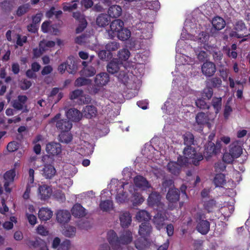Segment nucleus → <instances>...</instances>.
I'll list each match as a JSON object with an SVG mask.
<instances>
[{
	"label": "nucleus",
	"mask_w": 250,
	"mask_h": 250,
	"mask_svg": "<svg viewBox=\"0 0 250 250\" xmlns=\"http://www.w3.org/2000/svg\"><path fill=\"white\" fill-rule=\"evenodd\" d=\"M128 187L127 184L123 182L118 181L116 179H112L108 186L111 194H116V201L119 203H123L127 202L129 199L134 206L141 204L144 201V198L139 193L136 191L134 186H129L128 191L131 194L130 198L128 193L124 191L125 187Z\"/></svg>",
	"instance_id": "1"
},
{
	"label": "nucleus",
	"mask_w": 250,
	"mask_h": 250,
	"mask_svg": "<svg viewBox=\"0 0 250 250\" xmlns=\"http://www.w3.org/2000/svg\"><path fill=\"white\" fill-rule=\"evenodd\" d=\"M188 48L184 39H181L177 43L176 51V71H182L184 69L186 65H192L194 63V60L188 56L186 55L184 52L186 49Z\"/></svg>",
	"instance_id": "2"
},
{
	"label": "nucleus",
	"mask_w": 250,
	"mask_h": 250,
	"mask_svg": "<svg viewBox=\"0 0 250 250\" xmlns=\"http://www.w3.org/2000/svg\"><path fill=\"white\" fill-rule=\"evenodd\" d=\"M107 239L113 250H121L123 246L132 241V235L130 231L127 230L123 231L118 238L115 232L110 230L107 232Z\"/></svg>",
	"instance_id": "3"
},
{
	"label": "nucleus",
	"mask_w": 250,
	"mask_h": 250,
	"mask_svg": "<svg viewBox=\"0 0 250 250\" xmlns=\"http://www.w3.org/2000/svg\"><path fill=\"white\" fill-rule=\"evenodd\" d=\"M184 157H181L182 158V161L185 165L189 162L197 166L199 164V162L203 159L202 154L197 153L195 150L190 146H188L184 149Z\"/></svg>",
	"instance_id": "4"
},
{
	"label": "nucleus",
	"mask_w": 250,
	"mask_h": 250,
	"mask_svg": "<svg viewBox=\"0 0 250 250\" xmlns=\"http://www.w3.org/2000/svg\"><path fill=\"white\" fill-rule=\"evenodd\" d=\"M195 218L197 223V230L202 234H207L209 230L210 224L208 221L204 220L206 218L204 213L202 211H199L197 212Z\"/></svg>",
	"instance_id": "5"
},
{
	"label": "nucleus",
	"mask_w": 250,
	"mask_h": 250,
	"mask_svg": "<svg viewBox=\"0 0 250 250\" xmlns=\"http://www.w3.org/2000/svg\"><path fill=\"white\" fill-rule=\"evenodd\" d=\"M215 137V133L212 132L208 136L209 142L208 146L206 147L205 152L204 153L205 157L208 159L212 155L217 153L221 149V141H218L216 145L211 141Z\"/></svg>",
	"instance_id": "6"
},
{
	"label": "nucleus",
	"mask_w": 250,
	"mask_h": 250,
	"mask_svg": "<svg viewBox=\"0 0 250 250\" xmlns=\"http://www.w3.org/2000/svg\"><path fill=\"white\" fill-rule=\"evenodd\" d=\"M109 76L105 72H102L97 74L94 80L95 88L91 91L93 93H96L99 90L98 87H101L106 85L109 82Z\"/></svg>",
	"instance_id": "7"
},
{
	"label": "nucleus",
	"mask_w": 250,
	"mask_h": 250,
	"mask_svg": "<svg viewBox=\"0 0 250 250\" xmlns=\"http://www.w3.org/2000/svg\"><path fill=\"white\" fill-rule=\"evenodd\" d=\"M53 190L51 187L47 185H39L37 189V196L41 201H46L51 197Z\"/></svg>",
	"instance_id": "8"
},
{
	"label": "nucleus",
	"mask_w": 250,
	"mask_h": 250,
	"mask_svg": "<svg viewBox=\"0 0 250 250\" xmlns=\"http://www.w3.org/2000/svg\"><path fill=\"white\" fill-rule=\"evenodd\" d=\"M60 114H57L51 122H56V127L62 132L69 131L72 128V123L66 120H60Z\"/></svg>",
	"instance_id": "9"
},
{
	"label": "nucleus",
	"mask_w": 250,
	"mask_h": 250,
	"mask_svg": "<svg viewBox=\"0 0 250 250\" xmlns=\"http://www.w3.org/2000/svg\"><path fill=\"white\" fill-rule=\"evenodd\" d=\"M51 247L55 250H69L71 248V243L68 239L62 241L60 238L56 237L53 239Z\"/></svg>",
	"instance_id": "10"
},
{
	"label": "nucleus",
	"mask_w": 250,
	"mask_h": 250,
	"mask_svg": "<svg viewBox=\"0 0 250 250\" xmlns=\"http://www.w3.org/2000/svg\"><path fill=\"white\" fill-rule=\"evenodd\" d=\"M164 150L161 149L160 151L156 150L152 146L149 145L147 147H145L143 150V154L148 159L153 161L157 160L160 157L163 155Z\"/></svg>",
	"instance_id": "11"
},
{
	"label": "nucleus",
	"mask_w": 250,
	"mask_h": 250,
	"mask_svg": "<svg viewBox=\"0 0 250 250\" xmlns=\"http://www.w3.org/2000/svg\"><path fill=\"white\" fill-rule=\"evenodd\" d=\"M133 181L135 188L141 190H146L151 187L146 178L141 175L135 177Z\"/></svg>",
	"instance_id": "12"
},
{
	"label": "nucleus",
	"mask_w": 250,
	"mask_h": 250,
	"mask_svg": "<svg viewBox=\"0 0 250 250\" xmlns=\"http://www.w3.org/2000/svg\"><path fill=\"white\" fill-rule=\"evenodd\" d=\"M167 219L165 212L160 211L158 212L153 217V222L156 229L160 230L164 226V222Z\"/></svg>",
	"instance_id": "13"
},
{
	"label": "nucleus",
	"mask_w": 250,
	"mask_h": 250,
	"mask_svg": "<svg viewBox=\"0 0 250 250\" xmlns=\"http://www.w3.org/2000/svg\"><path fill=\"white\" fill-rule=\"evenodd\" d=\"M73 17L79 22L76 31H83L87 25L84 16L79 12H76L73 13Z\"/></svg>",
	"instance_id": "14"
},
{
	"label": "nucleus",
	"mask_w": 250,
	"mask_h": 250,
	"mask_svg": "<svg viewBox=\"0 0 250 250\" xmlns=\"http://www.w3.org/2000/svg\"><path fill=\"white\" fill-rule=\"evenodd\" d=\"M182 160V158L179 157L178 158L177 163L173 161L169 162L167 166L168 171L173 174H178L179 173L180 167L185 165Z\"/></svg>",
	"instance_id": "15"
},
{
	"label": "nucleus",
	"mask_w": 250,
	"mask_h": 250,
	"mask_svg": "<svg viewBox=\"0 0 250 250\" xmlns=\"http://www.w3.org/2000/svg\"><path fill=\"white\" fill-rule=\"evenodd\" d=\"M119 220L121 226L124 228H128L132 222V217L129 212L122 211L120 213Z\"/></svg>",
	"instance_id": "16"
},
{
	"label": "nucleus",
	"mask_w": 250,
	"mask_h": 250,
	"mask_svg": "<svg viewBox=\"0 0 250 250\" xmlns=\"http://www.w3.org/2000/svg\"><path fill=\"white\" fill-rule=\"evenodd\" d=\"M56 170L54 167L50 164H45L41 170V173L46 179H51L56 174Z\"/></svg>",
	"instance_id": "17"
},
{
	"label": "nucleus",
	"mask_w": 250,
	"mask_h": 250,
	"mask_svg": "<svg viewBox=\"0 0 250 250\" xmlns=\"http://www.w3.org/2000/svg\"><path fill=\"white\" fill-rule=\"evenodd\" d=\"M46 151L50 155H58L62 152L61 146L58 143H48L46 145Z\"/></svg>",
	"instance_id": "18"
},
{
	"label": "nucleus",
	"mask_w": 250,
	"mask_h": 250,
	"mask_svg": "<svg viewBox=\"0 0 250 250\" xmlns=\"http://www.w3.org/2000/svg\"><path fill=\"white\" fill-rule=\"evenodd\" d=\"M202 71L206 76H211L216 71L215 65L210 62H206L202 66Z\"/></svg>",
	"instance_id": "19"
},
{
	"label": "nucleus",
	"mask_w": 250,
	"mask_h": 250,
	"mask_svg": "<svg viewBox=\"0 0 250 250\" xmlns=\"http://www.w3.org/2000/svg\"><path fill=\"white\" fill-rule=\"evenodd\" d=\"M15 175V171L13 169L10 170L4 174L3 176L4 179V187L6 192H10L11 191V189L9 188V185L10 183L14 181Z\"/></svg>",
	"instance_id": "20"
},
{
	"label": "nucleus",
	"mask_w": 250,
	"mask_h": 250,
	"mask_svg": "<svg viewBox=\"0 0 250 250\" xmlns=\"http://www.w3.org/2000/svg\"><path fill=\"white\" fill-rule=\"evenodd\" d=\"M70 97L72 100L79 98L81 103H87L90 101L89 96L88 95H83L82 90L79 89L72 91L70 94Z\"/></svg>",
	"instance_id": "21"
},
{
	"label": "nucleus",
	"mask_w": 250,
	"mask_h": 250,
	"mask_svg": "<svg viewBox=\"0 0 250 250\" xmlns=\"http://www.w3.org/2000/svg\"><path fill=\"white\" fill-rule=\"evenodd\" d=\"M27 98L25 96L20 95L16 99L12 102L13 107L18 110L23 109L24 107H26L25 103L27 101Z\"/></svg>",
	"instance_id": "22"
},
{
	"label": "nucleus",
	"mask_w": 250,
	"mask_h": 250,
	"mask_svg": "<svg viewBox=\"0 0 250 250\" xmlns=\"http://www.w3.org/2000/svg\"><path fill=\"white\" fill-rule=\"evenodd\" d=\"M152 227L149 223H142L140 226L139 234L145 240H146V237L150 235Z\"/></svg>",
	"instance_id": "23"
},
{
	"label": "nucleus",
	"mask_w": 250,
	"mask_h": 250,
	"mask_svg": "<svg viewBox=\"0 0 250 250\" xmlns=\"http://www.w3.org/2000/svg\"><path fill=\"white\" fill-rule=\"evenodd\" d=\"M82 114L86 118L91 119L94 118L97 115V108L93 105H86L83 109Z\"/></svg>",
	"instance_id": "24"
},
{
	"label": "nucleus",
	"mask_w": 250,
	"mask_h": 250,
	"mask_svg": "<svg viewBox=\"0 0 250 250\" xmlns=\"http://www.w3.org/2000/svg\"><path fill=\"white\" fill-rule=\"evenodd\" d=\"M71 215L69 212L66 210H58L56 213V219L61 224L67 223L70 219Z\"/></svg>",
	"instance_id": "25"
},
{
	"label": "nucleus",
	"mask_w": 250,
	"mask_h": 250,
	"mask_svg": "<svg viewBox=\"0 0 250 250\" xmlns=\"http://www.w3.org/2000/svg\"><path fill=\"white\" fill-rule=\"evenodd\" d=\"M161 196L157 192H153L149 196L147 202L149 206L154 207L155 206H162L160 202Z\"/></svg>",
	"instance_id": "26"
},
{
	"label": "nucleus",
	"mask_w": 250,
	"mask_h": 250,
	"mask_svg": "<svg viewBox=\"0 0 250 250\" xmlns=\"http://www.w3.org/2000/svg\"><path fill=\"white\" fill-rule=\"evenodd\" d=\"M53 216V211L48 208L42 207L39 209V218L42 221H47Z\"/></svg>",
	"instance_id": "27"
},
{
	"label": "nucleus",
	"mask_w": 250,
	"mask_h": 250,
	"mask_svg": "<svg viewBox=\"0 0 250 250\" xmlns=\"http://www.w3.org/2000/svg\"><path fill=\"white\" fill-rule=\"evenodd\" d=\"M58 187L64 190H68L73 185V181L70 178L62 177L57 182Z\"/></svg>",
	"instance_id": "28"
},
{
	"label": "nucleus",
	"mask_w": 250,
	"mask_h": 250,
	"mask_svg": "<svg viewBox=\"0 0 250 250\" xmlns=\"http://www.w3.org/2000/svg\"><path fill=\"white\" fill-rule=\"evenodd\" d=\"M66 116L70 120L77 122L81 119L82 113L76 109L71 108L66 112Z\"/></svg>",
	"instance_id": "29"
},
{
	"label": "nucleus",
	"mask_w": 250,
	"mask_h": 250,
	"mask_svg": "<svg viewBox=\"0 0 250 250\" xmlns=\"http://www.w3.org/2000/svg\"><path fill=\"white\" fill-rule=\"evenodd\" d=\"M147 60V57L145 55H143L142 54H137L134 58V62H127L128 65H126V64L125 65V68H127L130 67H133L134 64L133 63H138L139 64H143Z\"/></svg>",
	"instance_id": "30"
},
{
	"label": "nucleus",
	"mask_w": 250,
	"mask_h": 250,
	"mask_svg": "<svg viewBox=\"0 0 250 250\" xmlns=\"http://www.w3.org/2000/svg\"><path fill=\"white\" fill-rule=\"evenodd\" d=\"M72 214L76 217H82L86 214L85 209L80 204L74 205L71 209Z\"/></svg>",
	"instance_id": "31"
},
{
	"label": "nucleus",
	"mask_w": 250,
	"mask_h": 250,
	"mask_svg": "<svg viewBox=\"0 0 250 250\" xmlns=\"http://www.w3.org/2000/svg\"><path fill=\"white\" fill-rule=\"evenodd\" d=\"M176 108V107L174 104V101L171 98H168L164 105L162 107L164 111L169 114L174 113L175 112Z\"/></svg>",
	"instance_id": "32"
},
{
	"label": "nucleus",
	"mask_w": 250,
	"mask_h": 250,
	"mask_svg": "<svg viewBox=\"0 0 250 250\" xmlns=\"http://www.w3.org/2000/svg\"><path fill=\"white\" fill-rule=\"evenodd\" d=\"M150 218V215L145 210H140L136 214V219L140 222L149 223Z\"/></svg>",
	"instance_id": "33"
},
{
	"label": "nucleus",
	"mask_w": 250,
	"mask_h": 250,
	"mask_svg": "<svg viewBox=\"0 0 250 250\" xmlns=\"http://www.w3.org/2000/svg\"><path fill=\"white\" fill-rule=\"evenodd\" d=\"M130 56V53L129 51L126 48H123L120 50L118 52V57L121 62L123 64L124 62H125L124 66L126 64L128 65L127 62V60Z\"/></svg>",
	"instance_id": "34"
},
{
	"label": "nucleus",
	"mask_w": 250,
	"mask_h": 250,
	"mask_svg": "<svg viewBox=\"0 0 250 250\" xmlns=\"http://www.w3.org/2000/svg\"><path fill=\"white\" fill-rule=\"evenodd\" d=\"M167 198L170 204L176 203L179 199L178 190L176 188L169 189L167 194Z\"/></svg>",
	"instance_id": "35"
},
{
	"label": "nucleus",
	"mask_w": 250,
	"mask_h": 250,
	"mask_svg": "<svg viewBox=\"0 0 250 250\" xmlns=\"http://www.w3.org/2000/svg\"><path fill=\"white\" fill-rule=\"evenodd\" d=\"M122 13V9L121 6L117 5H113L110 6L108 10V16L113 18L120 17Z\"/></svg>",
	"instance_id": "36"
},
{
	"label": "nucleus",
	"mask_w": 250,
	"mask_h": 250,
	"mask_svg": "<svg viewBox=\"0 0 250 250\" xmlns=\"http://www.w3.org/2000/svg\"><path fill=\"white\" fill-rule=\"evenodd\" d=\"M212 24L215 30H220L226 25L225 20L220 17H215L212 20Z\"/></svg>",
	"instance_id": "37"
},
{
	"label": "nucleus",
	"mask_w": 250,
	"mask_h": 250,
	"mask_svg": "<svg viewBox=\"0 0 250 250\" xmlns=\"http://www.w3.org/2000/svg\"><path fill=\"white\" fill-rule=\"evenodd\" d=\"M63 94L58 88H54L50 93L49 98L50 100L54 101L55 103L58 102L62 97Z\"/></svg>",
	"instance_id": "38"
},
{
	"label": "nucleus",
	"mask_w": 250,
	"mask_h": 250,
	"mask_svg": "<svg viewBox=\"0 0 250 250\" xmlns=\"http://www.w3.org/2000/svg\"><path fill=\"white\" fill-rule=\"evenodd\" d=\"M124 26V22L120 19L113 21L110 25L111 31H123Z\"/></svg>",
	"instance_id": "39"
},
{
	"label": "nucleus",
	"mask_w": 250,
	"mask_h": 250,
	"mask_svg": "<svg viewBox=\"0 0 250 250\" xmlns=\"http://www.w3.org/2000/svg\"><path fill=\"white\" fill-rule=\"evenodd\" d=\"M83 65L84 66L81 71V75L86 77H92L94 76L96 71L94 67L92 66H86V62H83Z\"/></svg>",
	"instance_id": "40"
},
{
	"label": "nucleus",
	"mask_w": 250,
	"mask_h": 250,
	"mask_svg": "<svg viewBox=\"0 0 250 250\" xmlns=\"http://www.w3.org/2000/svg\"><path fill=\"white\" fill-rule=\"evenodd\" d=\"M213 95V90L212 88L206 87L204 89L202 92H196V96H201L202 98L204 100H209Z\"/></svg>",
	"instance_id": "41"
},
{
	"label": "nucleus",
	"mask_w": 250,
	"mask_h": 250,
	"mask_svg": "<svg viewBox=\"0 0 250 250\" xmlns=\"http://www.w3.org/2000/svg\"><path fill=\"white\" fill-rule=\"evenodd\" d=\"M109 18L106 14H101L97 18V24L100 27H104L108 24Z\"/></svg>",
	"instance_id": "42"
},
{
	"label": "nucleus",
	"mask_w": 250,
	"mask_h": 250,
	"mask_svg": "<svg viewBox=\"0 0 250 250\" xmlns=\"http://www.w3.org/2000/svg\"><path fill=\"white\" fill-rule=\"evenodd\" d=\"M99 207L100 209L104 211H109L113 208L112 201L110 200L101 201Z\"/></svg>",
	"instance_id": "43"
},
{
	"label": "nucleus",
	"mask_w": 250,
	"mask_h": 250,
	"mask_svg": "<svg viewBox=\"0 0 250 250\" xmlns=\"http://www.w3.org/2000/svg\"><path fill=\"white\" fill-rule=\"evenodd\" d=\"M208 120L206 114L202 112L198 113L196 117V121L198 125H203L207 124L208 127L210 128L211 125L210 123H208Z\"/></svg>",
	"instance_id": "44"
},
{
	"label": "nucleus",
	"mask_w": 250,
	"mask_h": 250,
	"mask_svg": "<svg viewBox=\"0 0 250 250\" xmlns=\"http://www.w3.org/2000/svg\"><path fill=\"white\" fill-rule=\"evenodd\" d=\"M236 143L237 144L238 142H237ZM229 151L235 158H238L241 154L242 149L240 146L235 145V143L230 145Z\"/></svg>",
	"instance_id": "45"
},
{
	"label": "nucleus",
	"mask_w": 250,
	"mask_h": 250,
	"mask_svg": "<svg viewBox=\"0 0 250 250\" xmlns=\"http://www.w3.org/2000/svg\"><path fill=\"white\" fill-rule=\"evenodd\" d=\"M119 69V64L116 60H112L107 65V71L112 74L117 73Z\"/></svg>",
	"instance_id": "46"
},
{
	"label": "nucleus",
	"mask_w": 250,
	"mask_h": 250,
	"mask_svg": "<svg viewBox=\"0 0 250 250\" xmlns=\"http://www.w3.org/2000/svg\"><path fill=\"white\" fill-rule=\"evenodd\" d=\"M55 45V42L50 41L43 40L41 41L39 44L41 50L44 52L49 50Z\"/></svg>",
	"instance_id": "47"
},
{
	"label": "nucleus",
	"mask_w": 250,
	"mask_h": 250,
	"mask_svg": "<svg viewBox=\"0 0 250 250\" xmlns=\"http://www.w3.org/2000/svg\"><path fill=\"white\" fill-rule=\"evenodd\" d=\"M178 78H176V79H174L173 80L172 82V85L174 86L176 84H178L180 83V86H182L183 87V89H185V90H187L188 89V87L186 86L184 87L185 86L187 83V79L185 76H183V75L181 77L179 75H178Z\"/></svg>",
	"instance_id": "48"
},
{
	"label": "nucleus",
	"mask_w": 250,
	"mask_h": 250,
	"mask_svg": "<svg viewBox=\"0 0 250 250\" xmlns=\"http://www.w3.org/2000/svg\"><path fill=\"white\" fill-rule=\"evenodd\" d=\"M213 182L216 187H222L226 182L225 175L222 173L216 174Z\"/></svg>",
	"instance_id": "49"
},
{
	"label": "nucleus",
	"mask_w": 250,
	"mask_h": 250,
	"mask_svg": "<svg viewBox=\"0 0 250 250\" xmlns=\"http://www.w3.org/2000/svg\"><path fill=\"white\" fill-rule=\"evenodd\" d=\"M60 141L64 143H69L72 139V136L68 131L61 132L59 135Z\"/></svg>",
	"instance_id": "50"
},
{
	"label": "nucleus",
	"mask_w": 250,
	"mask_h": 250,
	"mask_svg": "<svg viewBox=\"0 0 250 250\" xmlns=\"http://www.w3.org/2000/svg\"><path fill=\"white\" fill-rule=\"evenodd\" d=\"M76 229L72 226H67L62 230V234L66 237H71L75 235Z\"/></svg>",
	"instance_id": "51"
},
{
	"label": "nucleus",
	"mask_w": 250,
	"mask_h": 250,
	"mask_svg": "<svg viewBox=\"0 0 250 250\" xmlns=\"http://www.w3.org/2000/svg\"><path fill=\"white\" fill-rule=\"evenodd\" d=\"M212 105L214 108L216 113H218L220 111L222 105V98H213L212 101Z\"/></svg>",
	"instance_id": "52"
},
{
	"label": "nucleus",
	"mask_w": 250,
	"mask_h": 250,
	"mask_svg": "<svg viewBox=\"0 0 250 250\" xmlns=\"http://www.w3.org/2000/svg\"><path fill=\"white\" fill-rule=\"evenodd\" d=\"M91 80L84 78H79L75 82V84L77 86H81L85 85H89L91 83Z\"/></svg>",
	"instance_id": "53"
},
{
	"label": "nucleus",
	"mask_w": 250,
	"mask_h": 250,
	"mask_svg": "<svg viewBox=\"0 0 250 250\" xmlns=\"http://www.w3.org/2000/svg\"><path fill=\"white\" fill-rule=\"evenodd\" d=\"M183 139L185 144L189 146L193 143L194 137L190 132H188L183 135Z\"/></svg>",
	"instance_id": "54"
},
{
	"label": "nucleus",
	"mask_w": 250,
	"mask_h": 250,
	"mask_svg": "<svg viewBox=\"0 0 250 250\" xmlns=\"http://www.w3.org/2000/svg\"><path fill=\"white\" fill-rule=\"evenodd\" d=\"M80 196L82 200L86 202V200L91 201L94 197V193L92 191H89L81 194Z\"/></svg>",
	"instance_id": "55"
},
{
	"label": "nucleus",
	"mask_w": 250,
	"mask_h": 250,
	"mask_svg": "<svg viewBox=\"0 0 250 250\" xmlns=\"http://www.w3.org/2000/svg\"><path fill=\"white\" fill-rule=\"evenodd\" d=\"M116 32H111L112 34H115ZM118 38L121 41H126L131 36V32H117Z\"/></svg>",
	"instance_id": "56"
},
{
	"label": "nucleus",
	"mask_w": 250,
	"mask_h": 250,
	"mask_svg": "<svg viewBox=\"0 0 250 250\" xmlns=\"http://www.w3.org/2000/svg\"><path fill=\"white\" fill-rule=\"evenodd\" d=\"M35 186V183H28L26 190L25 192H24L23 194V198L24 199H28L30 197V194L31 192V188L33 187H34Z\"/></svg>",
	"instance_id": "57"
},
{
	"label": "nucleus",
	"mask_w": 250,
	"mask_h": 250,
	"mask_svg": "<svg viewBox=\"0 0 250 250\" xmlns=\"http://www.w3.org/2000/svg\"><path fill=\"white\" fill-rule=\"evenodd\" d=\"M205 100L201 98H198L195 103L197 106L201 109H207L208 108V105L205 101Z\"/></svg>",
	"instance_id": "58"
},
{
	"label": "nucleus",
	"mask_w": 250,
	"mask_h": 250,
	"mask_svg": "<svg viewBox=\"0 0 250 250\" xmlns=\"http://www.w3.org/2000/svg\"><path fill=\"white\" fill-rule=\"evenodd\" d=\"M119 47V44L116 42H111L106 45V49L108 51L116 50Z\"/></svg>",
	"instance_id": "59"
},
{
	"label": "nucleus",
	"mask_w": 250,
	"mask_h": 250,
	"mask_svg": "<svg viewBox=\"0 0 250 250\" xmlns=\"http://www.w3.org/2000/svg\"><path fill=\"white\" fill-rule=\"evenodd\" d=\"M25 216L29 223L31 225L34 226L37 223V219L34 214H29L27 213V215Z\"/></svg>",
	"instance_id": "60"
},
{
	"label": "nucleus",
	"mask_w": 250,
	"mask_h": 250,
	"mask_svg": "<svg viewBox=\"0 0 250 250\" xmlns=\"http://www.w3.org/2000/svg\"><path fill=\"white\" fill-rule=\"evenodd\" d=\"M77 1H72L71 3H67L63 6L64 11H70L75 9L77 8Z\"/></svg>",
	"instance_id": "61"
},
{
	"label": "nucleus",
	"mask_w": 250,
	"mask_h": 250,
	"mask_svg": "<svg viewBox=\"0 0 250 250\" xmlns=\"http://www.w3.org/2000/svg\"><path fill=\"white\" fill-rule=\"evenodd\" d=\"M36 230L37 232L42 236H46L48 234V231L42 225H39Z\"/></svg>",
	"instance_id": "62"
},
{
	"label": "nucleus",
	"mask_w": 250,
	"mask_h": 250,
	"mask_svg": "<svg viewBox=\"0 0 250 250\" xmlns=\"http://www.w3.org/2000/svg\"><path fill=\"white\" fill-rule=\"evenodd\" d=\"M246 28L245 23L242 21H238L236 22L234 25V29L236 31H241L245 30Z\"/></svg>",
	"instance_id": "63"
},
{
	"label": "nucleus",
	"mask_w": 250,
	"mask_h": 250,
	"mask_svg": "<svg viewBox=\"0 0 250 250\" xmlns=\"http://www.w3.org/2000/svg\"><path fill=\"white\" fill-rule=\"evenodd\" d=\"M215 204L214 201L211 200L205 204V208L208 212L212 211L215 208Z\"/></svg>",
	"instance_id": "64"
}]
</instances>
